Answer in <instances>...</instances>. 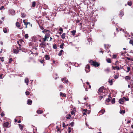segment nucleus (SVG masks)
<instances>
[{
  "label": "nucleus",
  "instance_id": "ea45409f",
  "mask_svg": "<svg viewBox=\"0 0 133 133\" xmlns=\"http://www.w3.org/2000/svg\"><path fill=\"white\" fill-rule=\"evenodd\" d=\"M71 131V129L70 127H69L68 128V132L69 133H70Z\"/></svg>",
  "mask_w": 133,
  "mask_h": 133
},
{
  "label": "nucleus",
  "instance_id": "58836bf2",
  "mask_svg": "<svg viewBox=\"0 0 133 133\" xmlns=\"http://www.w3.org/2000/svg\"><path fill=\"white\" fill-rule=\"evenodd\" d=\"M129 43L130 44H131L133 45V39L130 40L129 41Z\"/></svg>",
  "mask_w": 133,
  "mask_h": 133
},
{
  "label": "nucleus",
  "instance_id": "6e6552de",
  "mask_svg": "<svg viewBox=\"0 0 133 133\" xmlns=\"http://www.w3.org/2000/svg\"><path fill=\"white\" fill-rule=\"evenodd\" d=\"M9 125V123L8 122H6L5 123H4L3 125L6 128H8V126Z\"/></svg>",
  "mask_w": 133,
  "mask_h": 133
},
{
  "label": "nucleus",
  "instance_id": "72a5a7b5",
  "mask_svg": "<svg viewBox=\"0 0 133 133\" xmlns=\"http://www.w3.org/2000/svg\"><path fill=\"white\" fill-rule=\"evenodd\" d=\"M108 82L110 83L111 85H112L113 84L112 79L108 81Z\"/></svg>",
  "mask_w": 133,
  "mask_h": 133
},
{
  "label": "nucleus",
  "instance_id": "c03bdc74",
  "mask_svg": "<svg viewBox=\"0 0 133 133\" xmlns=\"http://www.w3.org/2000/svg\"><path fill=\"white\" fill-rule=\"evenodd\" d=\"M5 9V8L3 6H2L0 8V10H1L2 9L4 10Z\"/></svg>",
  "mask_w": 133,
  "mask_h": 133
},
{
  "label": "nucleus",
  "instance_id": "1a4fd4ad",
  "mask_svg": "<svg viewBox=\"0 0 133 133\" xmlns=\"http://www.w3.org/2000/svg\"><path fill=\"white\" fill-rule=\"evenodd\" d=\"M130 84L131 86L130 88L131 89L132 91H133V90L132 89V88H133V80H132L131 81V82L130 83Z\"/></svg>",
  "mask_w": 133,
  "mask_h": 133
},
{
  "label": "nucleus",
  "instance_id": "2f4dec72",
  "mask_svg": "<svg viewBox=\"0 0 133 133\" xmlns=\"http://www.w3.org/2000/svg\"><path fill=\"white\" fill-rule=\"evenodd\" d=\"M87 110V109H86V110H85V109L83 110V111H85L84 112H83V115H86V112Z\"/></svg>",
  "mask_w": 133,
  "mask_h": 133
},
{
  "label": "nucleus",
  "instance_id": "412c9836",
  "mask_svg": "<svg viewBox=\"0 0 133 133\" xmlns=\"http://www.w3.org/2000/svg\"><path fill=\"white\" fill-rule=\"evenodd\" d=\"M125 112V111L124 110H120L119 111V113L122 114H124Z\"/></svg>",
  "mask_w": 133,
  "mask_h": 133
},
{
  "label": "nucleus",
  "instance_id": "7c9ffc66",
  "mask_svg": "<svg viewBox=\"0 0 133 133\" xmlns=\"http://www.w3.org/2000/svg\"><path fill=\"white\" fill-rule=\"evenodd\" d=\"M110 101V98L109 97L106 100V101L108 103Z\"/></svg>",
  "mask_w": 133,
  "mask_h": 133
},
{
  "label": "nucleus",
  "instance_id": "c85d7f7f",
  "mask_svg": "<svg viewBox=\"0 0 133 133\" xmlns=\"http://www.w3.org/2000/svg\"><path fill=\"white\" fill-rule=\"evenodd\" d=\"M127 70L126 71L127 72H128L130 70V67H128L127 68Z\"/></svg>",
  "mask_w": 133,
  "mask_h": 133
},
{
  "label": "nucleus",
  "instance_id": "20e7f679",
  "mask_svg": "<svg viewBox=\"0 0 133 133\" xmlns=\"http://www.w3.org/2000/svg\"><path fill=\"white\" fill-rule=\"evenodd\" d=\"M92 65L95 66V67H98L99 66V64L97 62H94L92 64Z\"/></svg>",
  "mask_w": 133,
  "mask_h": 133
},
{
  "label": "nucleus",
  "instance_id": "a211bd4d",
  "mask_svg": "<svg viewBox=\"0 0 133 133\" xmlns=\"http://www.w3.org/2000/svg\"><path fill=\"white\" fill-rule=\"evenodd\" d=\"M50 35L49 33H47L45 34V37H46V38H48L50 36Z\"/></svg>",
  "mask_w": 133,
  "mask_h": 133
},
{
  "label": "nucleus",
  "instance_id": "680f3d73",
  "mask_svg": "<svg viewBox=\"0 0 133 133\" xmlns=\"http://www.w3.org/2000/svg\"><path fill=\"white\" fill-rule=\"evenodd\" d=\"M46 32V30L45 29H44L43 30V31H42V32L43 33H44V32Z\"/></svg>",
  "mask_w": 133,
  "mask_h": 133
},
{
  "label": "nucleus",
  "instance_id": "f257e3e1",
  "mask_svg": "<svg viewBox=\"0 0 133 133\" xmlns=\"http://www.w3.org/2000/svg\"><path fill=\"white\" fill-rule=\"evenodd\" d=\"M85 70L86 72H88L90 71V66L89 65H86L85 68Z\"/></svg>",
  "mask_w": 133,
  "mask_h": 133
},
{
  "label": "nucleus",
  "instance_id": "f8f14e48",
  "mask_svg": "<svg viewBox=\"0 0 133 133\" xmlns=\"http://www.w3.org/2000/svg\"><path fill=\"white\" fill-rule=\"evenodd\" d=\"M60 95L61 96L65 97H66V95L65 93H63L61 92L60 93Z\"/></svg>",
  "mask_w": 133,
  "mask_h": 133
},
{
  "label": "nucleus",
  "instance_id": "5701e85b",
  "mask_svg": "<svg viewBox=\"0 0 133 133\" xmlns=\"http://www.w3.org/2000/svg\"><path fill=\"white\" fill-rule=\"evenodd\" d=\"M103 87H102L100 88L98 90V92H102V91H103Z\"/></svg>",
  "mask_w": 133,
  "mask_h": 133
},
{
  "label": "nucleus",
  "instance_id": "0eeeda50",
  "mask_svg": "<svg viewBox=\"0 0 133 133\" xmlns=\"http://www.w3.org/2000/svg\"><path fill=\"white\" fill-rule=\"evenodd\" d=\"M16 49H15L13 50V53H14L17 54L19 52L18 48L17 47Z\"/></svg>",
  "mask_w": 133,
  "mask_h": 133
},
{
  "label": "nucleus",
  "instance_id": "cd10ccee",
  "mask_svg": "<svg viewBox=\"0 0 133 133\" xmlns=\"http://www.w3.org/2000/svg\"><path fill=\"white\" fill-rule=\"evenodd\" d=\"M107 61L108 63H111V61L110 59L108 58L107 60Z\"/></svg>",
  "mask_w": 133,
  "mask_h": 133
},
{
  "label": "nucleus",
  "instance_id": "ddd939ff",
  "mask_svg": "<svg viewBox=\"0 0 133 133\" xmlns=\"http://www.w3.org/2000/svg\"><path fill=\"white\" fill-rule=\"evenodd\" d=\"M45 58L46 60H49L50 59V58L49 57V55H45Z\"/></svg>",
  "mask_w": 133,
  "mask_h": 133
},
{
  "label": "nucleus",
  "instance_id": "a878e982",
  "mask_svg": "<svg viewBox=\"0 0 133 133\" xmlns=\"http://www.w3.org/2000/svg\"><path fill=\"white\" fill-rule=\"evenodd\" d=\"M43 111L41 110H38L37 111V112L38 114H41L42 113Z\"/></svg>",
  "mask_w": 133,
  "mask_h": 133
},
{
  "label": "nucleus",
  "instance_id": "13d9d810",
  "mask_svg": "<svg viewBox=\"0 0 133 133\" xmlns=\"http://www.w3.org/2000/svg\"><path fill=\"white\" fill-rule=\"evenodd\" d=\"M22 51H24V52H26L25 49H24L23 48H22L21 49V50Z\"/></svg>",
  "mask_w": 133,
  "mask_h": 133
},
{
  "label": "nucleus",
  "instance_id": "9d476101",
  "mask_svg": "<svg viewBox=\"0 0 133 133\" xmlns=\"http://www.w3.org/2000/svg\"><path fill=\"white\" fill-rule=\"evenodd\" d=\"M32 101L29 99H28L27 101V104L29 105H31L32 104Z\"/></svg>",
  "mask_w": 133,
  "mask_h": 133
},
{
  "label": "nucleus",
  "instance_id": "393cba45",
  "mask_svg": "<svg viewBox=\"0 0 133 133\" xmlns=\"http://www.w3.org/2000/svg\"><path fill=\"white\" fill-rule=\"evenodd\" d=\"M36 3V2L35 1L33 2H32V6L33 7H34L35 6Z\"/></svg>",
  "mask_w": 133,
  "mask_h": 133
},
{
  "label": "nucleus",
  "instance_id": "864d4df0",
  "mask_svg": "<svg viewBox=\"0 0 133 133\" xmlns=\"http://www.w3.org/2000/svg\"><path fill=\"white\" fill-rule=\"evenodd\" d=\"M12 60V59L11 58L10 59L9 61V62L10 63H11V61Z\"/></svg>",
  "mask_w": 133,
  "mask_h": 133
},
{
  "label": "nucleus",
  "instance_id": "de8ad7c7",
  "mask_svg": "<svg viewBox=\"0 0 133 133\" xmlns=\"http://www.w3.org/2000/svg\"><path fill=\"white\" fill-rule=\"evenodd\" d=\"M74 122H72L70 123V124L71 127H73L74 125Z\"/></svg>",
  "mask_w": 133,
  "mask_h": 133
},
{
  "label": "nucleus",
  "instance_id": "a19ab883",
  "mask_svg": "<svg viewBox=\"0 0 133 133\" xmlns=\"http://www.w3.org/2000/svg\"><path fill=\"white\" fill-rule=\"evenodd\" d=\"M132 2H128V4L129 6H131L132 5Z\"/></svg>",
  "mask_w": 133,
  "mask_h": 133
},
{
  "label": "nucleus",
  "instance_id": "473e14b6",
  "mask_svg": "<svg viewBox=\"0 0 133 133\" xmlns=\"http://www.w3.org/2000/svg\"><path fill=\"white\" fill-rule=\"evenodd\" d=\"M88 41L89 42V44H91V43H92V42L91 41V39H90V38L88 39Z\"/></svg>",
  "mask_w": 133,
  "mask_h": 133
},
{
  "label": "nucleus",
  "instance_id": "79ce46f5",
  "mask_svg": "<svg viewBox=\"0 0 133 133\" xmlns=\"http://www.w3.org/2000/svg\"><path fill=\"white\" fill-rule=\"evenodd\" d=\"M64 45V44H62L61 45H60V48L61 49H63L64 48L63 45Z\"/></svg>",
  "mask_w": 133,
  "mask_h": 133
},
{
  "label": "nucleus",
  "instance_id": "4d7b16f0",
  "mask_svg": "<svg viewBox=\"0 0 133 133\" xmlns=\"http://www.w3.org/2000/svg\"><path fill=\"white\" fill-rule=\"evenodd\" d=\"M4 114L3 112H2L1 114V116L2 117H3L4 116Z\"/></svg>",
  "mask_w": 133,
  "mask_h": 133
},
{
  "label": "nucleus",
  "instance_id": "dca6fc26",
  "mask_svg": "<svg viewBox=\"0 0 133 133\" xmlns=\"http://www.w3.org/2000/svg\"><path fill=\"white\" fill-rule=\"evenodd\" d=\"M63 52V51L62 50H61L58 53V55L59 56H61V55H62V53Z\"/></svg>",
  "mask_w": 133,
  "mask_h": 133
},
{
  "label": "nucleus",
  "instance_id": "f03ea898",
  "mask_svg": "<svg viewBox=\"0 0 133 133\" xmlns=\"http://www.w3.org/2000/svg\"><path fill=\"white\" fill-rule=\"evenodd\" d=\"M40 45L41 48H44L46 46L45 43L44 42H42V43L40 44Z\"/></svg>",
  "mask_w": 133,
  "mask_h": 133
},
{
  "label": "nucleus",
  "instance_id": "8fccbe9b",
  "mask_svg": "<svg viewBox=\"0 0 133 133\" xmlns=\"http://www.w3.org/2000/svg\"><path fill=\"white\" fill-rule=\"evenodd\" d=\"M47 12H43V16H45L47 15Z\"/></svg>",
  "mask_w": 133,
  "mask_h": 133
},
{
  "label": "nucleus",
  "instance_id": "bb28decb",
  "mask_svg": "<svg viewBox=\"0 0 133 133\" xmlns=\"http://www.w3.org/2000/svg\"><path fill=\"white\" fill-rule=\"evenodd\" d=\"M3 31L4 32L6 33L7 32V29L6 28H4L3 29Z\"/></svg>",
  "mask_w": 133,
  "mask_h": 133
},
{
  "label": "nucleus",
  "instance_id": "7ed1b4c3",
  "mask_svg": "<svg viewBox=\"0 0 133 133\" xmlns=\"http://www.w3.org/2000/svg\"><path fill=\"white\" fill-rule=\"evenodd\" d=\"M9 13L12 15H14L15 14V11L13 9H11L9 10Z\"/></svg>",
  "mask_w": 133,
  "mask_h": 133
},
{
  "label": "nucleus",
  "instance_id": "49530a36",
  "mask_svg": "<svg viewBox=\"0 0 133 133\" xmlns=\"http://www.w3.org/2000/svg\"><path fill=\"white\" fill-rule=\"evenodd\" d=\"M119 76L118 75H115L114 76V78L115 79H116L118 78Z\"/></svg>",
  "mask_w": 133,
  "mask_h": 133
},
{
  "label": "nucleus",
  "instance_id": "0e129e2a",
  "mask_svg": "<svg viewBox=\"0 0 133 133\" xmlns=\"http://www.w3.org/2000/svg\"><path fill=\"white\" fill-rule=\"evenodd\" d=\"M57 132H58V131H59V132H61V131L60 130V129L59 128H58L57 129Z\"/></svg>",
  "mask_w": 133,
  "mask_h": 133
},
{
  "label": "nucleus",
  "instance_id": "4be33fe9",
  "mask_svg": "<svg viewBox=\"0 0 133 133\" xmlns=\"http://www.w3.org/2000/svg\"><path fill=\"white\" fill-rule=\"evenodd\" d=\"M71 32L73 35H74L76 33V31L75 30H73L72 31H71Z\"/></svg>",
  "mask_w": 133,
  "mask_h": 133
},
{
  "label": "nucleus",
  "instance_id": "09e8293b",
  "mask_svg": "<svg viewBox=\"0 0 133 133\" xmlns=\"http://www.w3.org/2000/svg\"><path fill=\"white\" fill-rule=\"evenodd\" d=\"M94 61L92 60H90L89 61V62L91 64V65H92V64L94 62Z\"/></svg>",
  "mask_w": 133,
  "mask_h": 133
},
{
  "label": "nucleus",
  "instance_id": "a18cd8bd",
  "mask_svg": "<svg viewBox=\"0 0 133 133\" xmlns=\"http://www.w3.org/2000/svg\"><path fill=\"white\" fill-rule=\"evenodd\" d=\"M18 44L19 46L18 48H19V50H21V45H20V44H19V42H18Z\"/></svg>",
  "mask_w": 133,
  "mask_h": 133
},
{
  "label": "nucleus",
  "instance_id": "c9c22d12",
  "mask_svg": "<svg viewBox=\"0 0 133 133\" xmlns=\"http://www.w3.org/2000/svg\"><path fill=\"white\" fill-rule=\"evenodd\" d=\"M116 69L117 70H120L121 68H120L118 66H116Z\"/></svg>",
  "mask_w": 133,
  "mask_h": 133
},
{
  "label": "nucleus",
  "instance_id": "6ab92c4d",
  "mask_svg": "<svg viewBox=\"0 0 133 133\" xmlns=\"http://www.w3.org/2000/svg\"><path fill=\"white\" fill-rule=\"evenodd\" d=\"M18 125L19 126V127L20 129L21 130H22L23 129V125L20 124H19Z\"/></svg>",
  "mask_w": 133,
  "mask_h": 133
},
{
  "label": "nucleus",
  "instance_id": "9b49d317",
  "mask_svg": "<svg viewBox=\"0 0 133 133\" xmlns=\"http://www.w3.org/2000/svg\"><path fill=\"white\" fill-rule=\"evenodd\" d=\"M16 26L18 28H19V29H22V28H19V27L20 26V25L19 23L18 22H16Z\"/></svg>",
  "mask_w": 133,
  "mask_h": 133
},
{
  "label": "nucleus",
  "instance_id": "4468645a",
  "mask_svg": "<svg viewBox=\"0 0 133 133\" xmlns=\"http://www.w3.org/2000/svg\"><path fill=\"white\" fill-rule=\"evenodd\" d=\"M110 69L109 68H108L104 70V71L107 73H108L110 71Z\"/></svg>",
  "mask_w": 133,
  "mask_h": 133
},
{
  "label": "nucleus",
  "instance_id": "f704fd0d",
  "mask_svg": "<svg viewBox=\"0 0 133 133\" xmlns=\"http://www.w3.org/2000/svg\"><path fill=\"white\" fill-rule=\"evenodd\" d=\"M123 98L124 99V101L125 100L127 101H129V99L128 98H126L125 97H123Z\"/></svg>",
  "mask_w": 133,
  "mask_h": 133
},
{
  "label": "nucleus",
  "instance_id": "e2e57ef3",
  "mask_svg": "<svg viewBox=\"0 0 133 133\" xmlns=\"http://www.w3.org/2000/svg\"><path fill=\"white\" fill-rule=\"evenodd\" d=\"M28 22L24 23V24L25 25H26V28L27 27V26L28 25Z\"/></svg>",
  "mask_w": 133,
  "mask_h": 133
},
{
  "label": "nucleus",
  "instance_id": "69168bd1",
  "mask_svg": "<svg viewBox=\"0 0 133 133\" xmlns=\"http://www.w3.org/2000/svg\"><path fill=\"white\" fill-rule=\"evenodd\" d=\"M104 111L105 110H103L101 111L100 112H102V114H103L104 113Z\"/></svg>",
  "mask_w": 133,
  "mask_h": 133
},
{
  "label": "nucleus",
  "instance_id": "6e6d98bb",
  "mask_svg": "<svg viewBox=\"0 0 133 133\" xmlns=\"http://www.w3.org/2000/svg\"><path fill=\"white\" fill-rule=\"evenodd\" d=\"M71 114L72 115H73L75 114V112L73 111H72L71 112Z\"/></svg>",
  "mask_w": 133,
  "mask_h": 133
},
{
  "label": "nucleus",
  "instance_id": "f3484780",
  "mask_svg": "<svg viewBox=\"0 0 133 133\" xmlns=\"http://www.w3.org/2000/svg\"><path fill=\"white\" fill-rule=\"evenodd\" d=\"M25 82L26 83L27 85L28 84V83L29 82V80L28 78H26L25 79Z\"/></svg>",
  "mask_w": 133,
  "mask_h": 133
},
{
  "label": "nucleus",
  "instance_id": "4c0bfd02",
  "mask_svg": "<svg viewBox=\"0 0 133 133\" xmlns=\"http://www.w3.org/2000/svg\"><path fill=\"white\" fill-rule=\"evenodd\" d=\"M115 99L114 98H113L112 100H111V103L112 104H114V103H115Z\"/></svg>",
  "mask_w": 133,
  "mask_h": 133
},
{
  "label": "nucleus",
  "instance_id": "b1692460",
  "mask_svg": "<svg viewBox=\"0 0 133 133\" xmlns=\"http://www.w3.org/2000/svg\"><path fill=\"white\" fill-rule=\"evenodd\" d=\"M125 79L127 81H128L130 79V78L128 76H127L125 77Z\"/></svg>",
  "mask_w": 133,
  "mask_h": 133
},
{
  "label": "nucleus",
  "instance_id": "5fc2aeb1",
  "mask_svg": "<svg viewBox=\"0 0 133 133\" xmlns=\"http://www.w3.org/2000/svg\"><path fill=\"white\" fill-rule=\"evenodd\" d=\"M21 17H25V15L23 13H22L21 14Z\"/></svg>",
  "mask_w": 133,
  "mask_h": 133
},
{
  "label": "nucleus",
  "instance_id": "423d86ee",
  "mask_svg": "<svg viewBox=\"0 0 133 133\" xmlns=\"http://www.w3.org/2000/svg\"><path fill=\"white\" fill-rule=\"evenodd\" d=\"M124 102V99L123 98L120 99L119 101V102L121 104H123Z\"/></svg>",
  "mask_w": 133,
  "mask_h": 133
},
{
  "label": "nucleus",
  "instance_id": "e433bc0d",
  "mask_svg": "<svg viewBox=\"0 0 133 133\" xmlns=\"http://www.w3.org/2000/svg\"><path fill=\"white\" fill-rule=\"evenodd\" d=\"M124 14V12H123V11H122V10H121L120 11V15H121L122 16Z\"/></svg>",
  "mask_w": 133,
  "mask_h": 133
},
{
  "label": "nucleus",
  "instance_id": "603ef678",
  "mask_svg": "<svg viewBox=\"0 0 133 133\" xmlns=\"http://www.w3.org/2000/svg\"><path fill=\"white\" fill-rule=\"evenodd\" d=\"M117 57L116 55H113V58H116Z\"/></svg>",
  "mask_w": 133,
  "mask_h": 133
},
{
  "label": "nucleus",
  "instance_id": "37998d69",
  "mask_svg": "<svg viewBox=\"0 0 133 133\" xmlns=\"http://www.w3.org/2000/svg\"><path fill=\"white\" fill-rule=\"evenodd\" d=\"M28 34H26L24 36V37L26 39L28 38Z\"/></svg>",
  "mask_w": 133,
  "mask_h": 133
},
{
  "label": "nucleus",
  "instance_id": "3c124183",
  "mask_svg": "<svg viewBox=\"0 0 133 133\" xmlns=\"http://www.w3.org/2000/svg\"><path fill=\"white\" fill-rule=\"evenodd\" d=\"M25 94L26 95H28L29 94V92L28 91H26L25 92Z\"/></svg>",
  "mask_w": 133,
  "mask_h": 133
},
{
  "label": "nucleus",
  "instance_id": "39448f33",
  "mask_svg": "<svg viewBox=\"0 0 133 133\" xmlns=\"http://www.w3.org/2000/svg\"><path fill=\"white\" fill-rule=\"evenodd\" d=\"M61 80L62 81H64L65 83H67L68 82V81L67 79V78L66 77H64V78H62Z\"/></svg>",
  "mask_w": 133,
  "mask_h": 133
},
{
  "label": "nucleus",
  "instance_id": "c756f323",
  "mask_svg": "<svg viewBox=\"0 0 133 133\" xmlns=\"http://www.w3.org/2000/svg\"><path fill=\"white\" fill-rule=\"evenodd\" d=\"M53 48L54 49H56L57 48V45L56 44H55L53 45Z\"/></svg>",
  "mask_w": 133,
  "mask_h": 133
},
{
  "label": "nucleus",
  "instance_id": "052dcab7",
  "mask_svg": "<svg viewBox=\"0 0 133 133\" xmlns=\"http://www.w3.org/2000/svg\"><path fill=\"white\" fill-rule=\"evenodd\" d=\"M66 125H65V123H63V127H64L65 128V127Z\"/></svg>",
  "mask_w": 133,
  "mask_h": 133
},
{
  "label": "nucleus",
  "instance_id": "bf43d9fd",
  "mask_svg": "<svg viewBox=\"0 0 133 133\" xmlns=\"http://www.w3.org/2000/svg\"><path fill=\"white\" fill-rule=\"evenodd\" d=\"M46 37L45 36L44 37V38H43V41H44L43 42H45V41H46Z\"/></svg>",
  "mask_w": 133,
  "mask_h": 133
},
{
  "label": "nucleus",
  "instance_id": "2eb2a0df",
  "mask_svg": "<svg viewBox=\"0 0 133 133\" xmlns=\"http://www.w3.org/2000/svg\"><path fill=\"white\" fill-rule=\"evenodd\" d=\"M43 6L44 9H46L48 8V6L45 4H44L43 5Z\"/></svg>",
  "mask_w": 133,
  "mask_h": 133
},
{
  "label": "nucleus",
  "instance_id": "338daca9",
  "mask_svg": "<svg viewBox=\"0 0 133 133\" xmlns=\"http://www.w3.org/2000/svg\"><path fill=\"white\" fill-rule=\"evenodd\" d=\"M40 29L42 30H43L44 29V28L42 26H40Z\"/></svg>",
  "mask_w": 133,
  "mask_h": 133
},
{
  "label": "nucleus",
  "instance_id": "774afa93",
  "mask_svg": "<svg viewBox=\"0 0 133 133\" xmlns=\"http://www.w3.org/2000/svg\"><path fill=\"white\" fill-rule=\"evenodd\" d=\"M112 69L114 70H115L116 69V66H112Z\"/></svg>",
  "mask_w": 133,
  "mask_h": 133
},
{
  "label": "nucleus",
  "instance_id": "aec40b11",
  "mask_svg": "<svg viewBox=\"0 0 133 133\" xmlns=\"http://www.w3.org/2000/svg\"><path fill=\"white\" fill-rule=\"evenodd\" d=\"M65 33H63L61 35V38L63 39H64L65 38Z\"/></svg>",
  "mask_w": 133,
  "mask_h": 133
}]
</instances>
